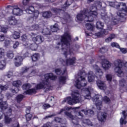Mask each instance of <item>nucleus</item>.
<instances>
[{"label": "nucleus", "mask_w": 127, "mask_h": 127, "mask_svg": "<svg viewBox=\"0 0 127 127\" xmlns=\"http://www.w3.org/2000/svg\"><path fill=\"white\" fill-rule=\"evenodd\" d=\"M75 61H76V58H69L67 59L65 62L63 61V65H66L67 66H69V65H73V64L75 63Z\"/></svg>", "instance_id": "18"}, {"label": "nucleus", "mask_w": 127, "mask_h": 127, "mask_svg": "<svg viewBox=\"0 0 127 127\" xmlns=\"http://www.w3.org/2000/svg\"><path fill=\"white\" fill-rule=\"evenodd\" d=\"M44 78L45 79L42 82L37 85L36 86V90H41V89H44V90H45V92L52 90V87L49 83V79L54 80L57 79V76L53 75V73H50L46 74L44 75Z\"/></svg>", "instance_id": "4"}, {"label": "nucleus", "mask_w": 127, "mask_h": 127, "mask_svg": "<svg viewBox=\"0 0 127 127\" xmlns=\"http://www.w3.org/2000/svg\"><path fill=\"white\" fill-rule=\"evenodd\" d=\"M31 118H32V115L30 114V113L26 115V119L27 122L30 121Z\"/></svg>", "instance_id": "53"}, {"label": "nucleus", "mask_w": 127, "mask_h": 127, "mask_svg": "<svg viewBox=\"0 0 127 127\" xmlns=\"http://www.w3.org/2000/svg\"><path fill=\"white\" fill-rule=\"evenodd\" d=\"M7 57L9 58V59H12L14 57L13 52L11 51H8L7 52Z\"/></svg>", "instance_id": "38"}, {"label": "nucleus", "mask_w": 127, "mask_h": 127, "mask_svg": "<svg viewBox=\"0 0 127 127\" xmlns=\"http://www.w3.org/2000/svg\"><path fill=\"white\" fill-rule=\"evenodd\" d=\"M122 114L123 115V117H122L120 119V125H126L127 123V122L125 121V119L127 118V114L126 113V111H124L122 112Z\"/></svg>", "instance_id": "20"}, {"label": "nucleus", "mask_w": 127, "mask_h": 127, "mask_svg": "<svg viewBox=\"0 0 127 127\" xmlns=\"http://www.w3.org/2000/svg\"><path fill=\"white\" fill-rule=\"evenodd\" d=\"M102 19L104 20L106 23L111 25H116V24H119V23L121 22V21L116 18V17H114L113 14H111V21H110V18L108 17V15H102Z\"/></svg>", "instance_id": "10"}, {"label": "nucleus", "mask_w": 127, "mask_h": 127, "mask_svg": "<svg viewBox=\"0 0 127 127\" xmlns=\"http://www.w3.org/2000/svg\"><path fill=\"white\" fill-rule=\"evenodd\" d=\"M25 93L27 95H31V94H33L34 93H36V90H35V89L33 88V89L27 90V91H26L25 92Z\"/></svg>", "instance_id": "36"}, {"label": "nucleus", "mask_w": 127, "mask_h": 127, "mask_svg": "<svg viewBox=\"0 0 127 127\" xmlns=\"http://www.w3.org/2000/svg\"><path fill=\"white\" fill-rule=\"evenodd\" d=\"M53 11H54V13L56 14H58V13L61 15L60 18L61 20L64 24H65V22H67V20L70 18V16L66 12H64L61 9H58L57 8H53L52 9Z\"/></svg>", "instance_id": "9"}, {"label": "nucleus", "mask_w": 127, "mask_h": 127, "mask_svg": "<svg viewBox=\"0 0 127 127\" xmlns=\"http://www.w3.org/2000/svg\"><path fill=\"white\" fill-rule=\"evenodd\" d=\"M102 66L103 69L107 70V69H109V68H110L112 65L111 64V63L108 61V60L106 59H102Z\"/></svg>", "instance_id": "19"}, {"label": "nucleus", "mask_w": 127, "mask_h": 127, "mask_svg": "<svg viewBox=\"0 0 127 127\" xmlns=\"http://www.w3.org/2000/svg\"><path fill=\"white\" fill-rule=\"evenodd\" d=\"M64 115L66 116V117L70 118V119H73V118H74V116L71 114V113L68 112L67 111L64 112Z\"/></svg>", "instance_id": "52"}, {"label": "nucleus", "mask_w": 127, "mask_h": 127, "mask_svg": "<svg viewBox=\"0 0 127 127\" xmlns=\"http://www.w3.org/2000/svg\"><path fill=\"white\" fill-rule=\"evenodd\" d=\"M125 6H126V3L123 2L120 3L117 5V7L118 8H122V9H124Z\"/></svg>", "instance_id": "46"}, {"label": "nucleus", "mask_w": 127, "mask_h": 127, "mask_svg": "<svg viewBox=\"0 0 127 127\" xmlns=\"http://www.w3.org/2000/svg\"><path fill=\"white\" fill-rule=\"evenodd\" d=\"M25 11L28 14H32V16L31 17V18H33V19H36L39 15V12H38V11L34 12V7H33V6H29L28 8L25 10Z\"/></svg>", "instance_id": "12"}, {"label": "nucleus", "mask_w": 127, "mask_h": 127, "mask_svg": "<svg viewBox=\"0 0 127 127\" xmlns=\"http://www.w3.org/2000/svg\"><path fill=\"white\" fill-rule=\"evenodd\" d=\"M18 45H19V42H15V43L14 44L13 46V48H14V49L17 48V47H18Z\"/></svg>", "instance_id": "60"}, {"label": "nucleus", "mask_w": 127, "mask_h": 127, "mask_svg": "<svg viewBox=\"0 0 127 127\" xmlns=\"http://www.w3.org/2000/svg\"><path fill=\"white\" fill-rule=\"evenodd\" d=\"M33 41L37 44H40L44 41V37L43 36H37L36 37L32 38Z\"/></svg>", "instance_id": "17"}, {"label": "nucleus", "mask_w": 127, "mask_h": 127, "mask_svg": "<svg viewBox=\"0 0 127 127\" xmlns=\"http://www.w3.org/2000/svg\"><path fill=\"white\" fill-rule=\"evenodd\" d=\"M0 108L2 110H5V112H6L3 113L5 116V123L6 124L11 123L12 120L11 118L8 117L11 116V108H7V103L6 102H2V98L0 99Z\"/></svg>", "instance_id": "6"}, {"label": "nucleus", "mask_w": 127, "mask_h": 127, "mask_svg": "<svg viewBox=\"0 0 127 127\" xmlns=\"http://www.w3.org/2000/svg\"><path fill=\"white\" fill-rule=\"evenodd\" d=\"M38 47V46H37V44L36 43H33L30 45V48L33 51H36L37 50V48Z\"/></svg>", "instance_id": "32"}, {"label": "nucleus", "mask_w": 127, "mask_h": 127, "mask_svg": "<svg viewBox=\"0 0 127 127\" xmlns=\"http://www.w3.org/2000/svg\"><path fill=\"white\" fill-rule=\"evenodd\" d=\"M86 28L87 30H90V31H93V29H94V25L91 24V23H87L86 25Z\"/></svg>", "instance_id": "39"}, {"label": "nucleus", "mask_w": 127, "mask_h": 127, "mask_svg": "<svg viewBox=\"0 0 127 127\" xmlns=\"http://www.w3.org/2000/svg\"><path fill=\"white\" fill-rule=\"evenodd\" d=\"M67 78L65 76H61L59 78V82L61 85H63L66 83V80Z\"/></svg>", "instance_id": "23"}, {"label": "nucleus", "mask_w": 127, "mask_h": 127, "mask_svg": "<svg viewBox=\"0 0 127 127\" xmlns=\"http://www.w3.org/2000/svg\"><path fill=\"white\" fill-rule=\"evenodd\" d=\"M59 29L58 24H55L53 26H51V30L52 32H57Z\"/></svg>", "instance_id": "29"}, {"label": "nucleus", "mask_w": 127, "mask_h": 127, "mask_svg": "<svg viewBox=\"0 0 127 127\" xmlns=\"http://www.w3.org/2000/svg\"><path fill=\"white\" fill-rule=\"evenodd\" d=\"M83 123H84V124H85L86 125H87L88 126H91V127L92 126H93V124H92V122H91V121H90V120L89 119L83 120Z\"/></svg>", "instance_id": "44"}, {"label": "nucleus", "mask_w": 127, "mask_h": 127, "mask_svg": "<svg viewBox=\"0 0 127 127\" xmlns=\"http://www.w3.org/2000/svg\"><path fill=\"white\" fill-rule=\"evenodd\" d=\"M70 41H71V36L67 33H65L62 36L61 39V42L58 43V45L62 47V50L64 53L63 54L64 55L65 58H67V55L73 53L74 49L72 46L70 45Z\"/></svg>", "instance_id": "2"}, {"label": "nucleus", "mask_w": 127, "mask_h": 127, "mask_svg": "<svg viewBox=\"0 0 127 127\" xmlns=\"http://www.w3.org/2000/svg\"><path fill=\"white\" fill-rule=\"evenodd\" d=\"M91 87L85 88L84 94H86V95L82 96H81V95L78 92H72V98L70 97H67L63 100V103H66V102L68 105H73V104H77L78 103H80V102L84 101L85 99L90 100V99H91L90 93V92H91Z\"/></svg>", "instance_id": "1"}, {"label": "nucleus", "mask_w": 127, "mask_h": 127, "mask_svg": "<svg viewBox=\"0 0 127 127\" xmlns=\"http://www.w3.org/2000/svg\"><path fill=\"white\" fill-rule=\"evenodd\" d=\"M6 90H7L6 85L1 86L0 85V94L1 93V91H6Z\"/></svg>", "instance_id": "49"}, {"label": "nucleus", "mask_w": 127, "mask_h": 127, "mask_svg": "<svg viewBox=\"0 0 127 127\" xmlns=\"http://www.w3.org/2000/svg\"><path fill=\"white\" fill-rule=\"evenodd\" d=\"M11 92L13 93V94H17V92L19 91L18 89V88L16 87L14 89H10Z\"/></svg>", "instance_id": "55"}, {"label": "nucleus", "mask_w": 127, "mask_h": 127, "mask_svg": "<svg viewBox=\"0 0 127 127\" xmlns=\"http://www.w3.org/2000/svg\"><path fill=\"white\" fill-rule=\"evenodd\" d=\"M51 15H52L51 12H49V11H46L43 13V16L44 17H45V18H49V17H50Z\"/></svg>", "instance_id": "35"}, {"label": "nucleus", "mask_w": 127, "mask_h": 127, "mask_svg": "<svg viewBox=\"0 0 127 127\" xmlns=\"http://www.w3.org/2000/svg\"><path fill=\"white\" fill-rule=\"evenodd\" d=\"M86 78V72L80 71L78 73L75 81V87L77 89H81V87H85L87 85L86 81H85Z\"/></svg>", "instance_id": "7"}, {"label": "nucleus", "mask_w": 127, "mask_h": 127, "mask_svg": "<svg viewBox=\"0 0 127 127\" xmlns=\"http://www.w3.org/2000/svg\"><path fill=\"white\" fill-rule=\"evenodd\" d=\"M5 56L4 49L2 48H0V60L3 59Z\"/></svg>", "instance_id": "31"}, {"label": "nucleus", "mask_w": 127, "mask_h": 127, "mask_svg": "<svg viewBox=\"0 0 127 127\" xmlns=\"http://www.w3.org/2000/svg\"><path fill=\"white\" fill-rule=\"evenodd\" d=\"M106 51H107V50H106L105 47L102 48L100 49V52H101V53H105Z\"/></svg>", "instance_id": "64"}, {"label": "nucleus", "mask_w": 127, "mask_h": 127, "mask_svg": "<svg viewBox=\"0 0 127 127\" xmlns=\"http://www.w3.org/2000/svg\"><path fill=\"white\" fill-rule=\"evenodd\" d=\"M95 35L97 36V37H101L103 35V32H99L95 34Z\"/></svg>", "instance_id": "62"}, {"label": "nucleus", "mask_w": 127, "mask_h": 127, "mask_svg": "<svg viewBox=\"0 0 127 127\" xmlns=\"http://www.w3.org/2000/svg\"><path fill=\"white\" fill-rule=\"evenodd\" d=\"M61 118H60L59 117H56L55 118V121L56 122V123H61Z\"/></svg>", "instance_id": "63"}, {"label": "nucleus", "mask_w": 127, "mask_h": 127, "mask_svg": "<svg viewBox=\"0 0 127 127\" xmlns=\"http://www.w3.org/2000/svg\"><path fill=\"white\" fill-rule=\"evenodd\" d=\"M40 32H41L43 35H50V34H51V32H50L48 28L45 29L44 30L42 29Z\"/></svg>", "instance_id": "26"}, {"label": "nucleus", "mask_w": 127, "mask_h": 127, "mask_svg": "<svg viewBox=\"0 0 127 127\" xmlns=\"http://www.w3.org/2000/svg\"><path fill=\"white\" fill-rule=\"evenodd\" d=\"M22 63H20L19 62H15L14 64L16 67H19V66H21Z\"/></svg>", "instance_id": "58"}, {"label": "nucleus", "mask_w": 127, "mask_h": 127, "mask_svg": "<svg viewBox=\"0 0 127 127\" xmlns=\"http://www.w3.org/2000/svg\"><path fill=\"white\" fill-rule=\"evenodd\" d=\"M29 1H30V0H23V4L24 5H27Z\"/></svg>", "instance_id": "61"}, {"label": "nucleus", "mask_w": 127, "mask_h": 127, "mask_svg": "<svg viewBox=\"0 0 127 127\" xmlns=\"http://www.w3.org/2000/svg\"><path fill=\"white\" fill-rule=\"evenodd\" d=\"M102 101L105 103V104H110L111 103V99L108 96H104L102 97Z\"/></svg>", "instance_id": "37"}, {"label": "nucleus", "mask_w": 127, "mask_h": 127, "mask_svg": "<svg viewBox=\"0 0 127 127\" xmlns=\"http://www.w3.org/2000/svg\"><path fill=\"white\" fill-rule=\"evenodd\" d=\"M38 72H39V70H38L37 69L33 70L31 72V73L30 74V77H32V76H34V75H35V74H37V73H38Z\"/></svg>", "instance_id": "48"}, {"label": "nucleus", "mask_w": 127, "mask_h": 127, "mask_svg": "<svg viewBox=\"0 0 127 127\" xmlns=\"http://www.w3.org/2000/svg\"><path fill=\"white\" fill-rule=\"evenodd\" d=\"M120 85L121 87H125L126 85V80L123 79L120 80Z\"/></svg>", "instance_id": "50"}, {"label": "nucleus", "mask_w": 127, "mask_h": 127, "mask_svg": "<svg viewBox=\"0 0 127 127\" xmlns=\"http://www.w3.org/2000/svg\"><path fill=\"white\" fill-rule=\"evenodd\" d=\"M71 123L73 124V125H74L75 126H78V125H79V122H78L77 120L74 119V117L71 119Z\"/></svg>", "instance_id": "51"}, {"label": "nucleus", "mask_w": 127, "mask_h": 127, "mask_svg": "<svg viewBox=\"0 0 127 127\" xmlns=\"http://www.w3.org/2000/svg\"><path fill=\"white\" fill-rule=\"evenodd\" d=\"M29 69V68L27 67H22V71H21V75H22L23 74H24L25 73H26V72H27V71H28V70Z\"/></svg>", "instance_id": "45"}, {"label": "nucleus", "mask_w": 127, "mask_h": 127, "mask_svg": "<svg viewBox=\"0 0 127 127\" xmlns=\"http://www.w3.org/2000/svg\"><path fill=\"white\" fill-rule=\"evenodd\" d=\"M115 66L114 71L117 74L118 77L124 76V68L127 67V62L124 64V62L121 60H117L114 63Z\"/></svg>", "instance_id": "5"}, {"label": "nucleus", "mask_w": 127, "mask_h": 127, "mask_svg": "<svg viewBox=\"0 0 127 127\" xmlns=\"http://www.w3.org/2000/svg\"><path fill=\"white\" fill-rule=\"evenodd\" d=\"M96 78H98V79L96 81V84L97 87H98L99 89L100 90H106L107 89V85L104 81H102L101 80L99 79H101V77L103 76V71L101 69L98 68L96 69Z\"/></svg>", "instance_id": "8"}, {"label": "nucleus", "mask_w": 127, "mask_h": 127, "mask_svg": "<svg viewBox=\"0 0 127 127\" xmlns=\"http://www.w3.org/2000/svg\"><path fill=\"white\" fill-rule=\"evenodd\" d=\"M117 14L118 16H120L122 18V19H123V22L126 21V19H127V17L126 16L127 15V7L118 11L117 12Z\"/></svg>", "instance_id": "14"}, {"label": "nucleus", "mask_w": 127, "mask_h": 127, "mask_svg": "<svg viewBox=\"0 0 127 127\" xmlns=\"http://www.w3.org/2000/svg\"><path fill=\"white\" fill-rule=\"evenodd\" d=\"M88 82H93L95 80V74L93 71H89L88 73Z\"/></svg>", "instance_id": "22"}, {"label": "nucleus", "mask_w": 127, "mask_h": 127, "mask_svg": "<svg viewBox=\"0 0 127 127\" xmlns=\"http://www.w3.org/2000/svg\"><path fill=\"white\" fill-rule=\"evenodd\" d=\"M65 72H66V68L64 70L63 72L62 70L60 69V68H57L55 69V73L57 75H64V74H65Z\"/></svg>", "instance_id": "28"}, {"label": "nucleus", "mask_w": 127, "mask_h": 127, "mask_svg": "<svg viewBox=\"0 0 127 127\" xmlns=\"http://www.w3.org/2000/svg\"><path fill=\"white\" fill-rule=\"evenodd\" d=\"M96 27L98 29H102L104 27V23L101 22L100 21H97L96 22Z\"/></svg>", "instance_id": "30"}, {"label": "nucleus", "mask_w": 127, "mask_h": 127, "mask_svg": "<svg viewBox=\"0 0 127 127\" xmlns=\"http://www.w3.org/2000/svg\"><path fill=\"white\" fill-rule=\"evenodd\" d=\"M31 86L29 83L25 84H23L22 86V89L23 90H27V89H29L30 88Z\"/></svg>", "instance_id": "47"}, {"label": "nucleus", "mask_w": 127, "mask_h": 127, "mask_svg": "<svg viewBox=\"0 0 127 127\" xmlns=\"http://www.w3.org/2000/svg\"><path fill=\"white\" fill-rule=\"evenodd\" d=\"M12 37L14 39H18V38L20 37V33L16 31L14 32V33L12 35Z\"/></svg>", "instance_id": "34"}, {"label": "nucleus", "mask_w": 127, "mask_h": 127, "mask_svg": "<svg viewBox=\"0 0 127 127\" xmlns=\"http://www.w3.org/2000/svg\"><path fill=\"white\" fill-rule=\"evenodd\" d=\"M12 85L14 86V87H16L17 88L19 87V86H21V81L20 80L13 81Z\"/></svg>", "instance_id": "33"}, {"label": "nucleus", "mask_w": 127, "mask_h": 127, "mask_svg": "<svg viewBox=\"0 0 127 127\" xmlns=\"http://www.w3.org/2000/svg\"><path fill=\"white\" fill-rule=\"evenodd\" d=\"M60 123L61 124H62V125H66L67 124V121L65 119H62Z\"/></svg>", "instance_id": "57"}, {"label": "nucleus", "mask_w": 127, "mask_h": 127, "mask_svg": "<svg viewBox=\"0 0 127 127\" xmlns=\"http://www.w3.org/2000/svg\"><path fill=\"white\" fill-rule=\"evenodd\" d=\"M107 113L104 112H99L98 114L97 119L99 122L105 123L107 119Z\"/></svg>", "instance_id": "15"}, {"label": "nucleus", "mask_w": 127, "mask_h": 127, "mask_svg": "<svg viewBox=\"0 0 127 127\" xmlns=\"http://www.w3.org/2000/svg\"><path fill=\"white\" fill-rule=\"evenodd\" d=\"M7 8H9L12 10V13L14 15H18L20 13H22V10L20 9L19 7L17 6H11L8 5L7 6Z\"/></svg>", "instance_id": "13"}, {"label": "nucleus", "mask_w": 127, "mask_h": 127, "mask_svg": "<svg viewBox=\"0 0 127 127\" xmlns=\"http://www.w3.org/2000/svg\"><path fill=\"white\" fill-rule=\"evenodd\" d=\"M115 36V34H111L109 37L105 40L106 42H111V41H112V39H114Z\"/></svg>", "instance_id": "43"}, {"label": "nucleus", "mask_w": 127, "mask_h": 127, "mask_svg": "<svg viewBox=\"0 0 127 127\" xmlns=\"http://www.w3.org/2000/svg\"><path fill=\"white\" fill-rule=\"evenodd\" d=\"M92 100L94 102L97 110H102L103 108V96L101 95H96L92 98Z\"/></svg>", "instance_id": "11"}, {"label": "nucleus", "mask_w": 127, "mask_h": 127, "mask_svg": "<svg viewBox=\"0 0 127 127\" xmlns=\"http://www.w3.org/2000/svg\"><path fill=\"white\" fill-rule=\"evenodd\" d=\"M23 98H24V96L21 94H19L17 95L16 97L17 103H19L20 102H21V101L23 100Z\"/></svg>", "instance_id": "41"}, {"label": "nucleus", "mask_w": 127, "mask_h": 127, "mask_svg": "<svg viewBox=\"0 0 127 127\" xmlns=\"http://www.w3.org/2000/svg\"><path fill=\"white\" fill-rule=\"evenodd\" d=\"M21 40L22 41H26V40H27V36H26V35H23L21 37Z\"/></svg>", "instance_id": "56"}, {"label": "nucleus", "mask_w": 127, "mask_h": 127, "mask_svg": "<svg viewBox=\"0 0 127 127\" xmlns=\"http://www.w3.org/2000/svg\"><path fill=\"white\" fill-rule=\"evenodd\" d=\"M112 78H113V75H112V74H107L106 75V79L107 81H109V82H111L112 81Z\"/></svg>", "instance_id": "54"}, {"label": "nucleus", "mask_w": 127, "mask_h": 127, "mask_svg": "<svg viewBox=\"0 0 127 127\" xmlns=\"http://www.w3.org/2000/svg\"><path fill=\"white\" fill-rule=\"evenodd\" d=\"M39 57L40 56L39 54H34L31 56L32 60L33 62H36V61H38Z\"/></svg>", "instance_id": "27"}, {"label": "nucleus", "mask_w": 127, "mask_h": 127, "mask_svg": "<svg viewBox=\"0 0 127 127\" xmlns=\"http://www.w3.org/2000/svg\"><path fill=\"white\" fill-rule=\"evenodd\" d=\"M73 2V0H67L66 2L62 6V8L66 9L69 6L71 5Z\"/></svg>", "instance_id": "24"}, {"label": "nucleus", "mask_w": 127, "mask_h": 127, "mask_svg": "<svg viewBox=\"0 0 127 127\" xmlns=\"http://www.w3.org/2000/svg\"><path fill=\"white\" fill-rule=\"evenodd\" d=\"M5 67V61L3 60L0 62V70H2Z\"/></svg>", "instance_id": "42"}, {"label": "nucleus", "mask_w": 127, "mask_h": 127, "mask_svg": "<svg viewBox=\"0 0 127 127\" xmlns=\"http://www.w3.org/2000/svg\"><path fill=\"white\" fill-rule=\"evenodd\" d=\"M111 46H112V47H117V48H120V51H121V52H122V53H124V54H126V53H127V51L126 50V49L125 48H121L120 47V45H119V44L117 43H113L111 44Z\"/></svg>", "instance_id": "21"}, {"label": "nucleus", "mask_w": 127, "mask_h": 127, "mask_svg": "<svg viewBox=\"0 0 127 127\" xmlns=\"http://www.w3.org/2000/svg\"><path fill=\"white\" fill-rule=\"evenodd\" d=\"M7 21L10 25H16L17 24V20L15 16H10L7 18Z\"/></svg>", "instance_id": "16"}, {"label": "nucleus", "mask_w": 127, "mask_h": 127, "mask_svg": "<svg viewBox=\"0 0 127 127\" xmlns=\"http://www.w3.org/2000/svg\"><path fill=\"white\" fill-rule=\"evenodd\" d=\"M42 29V28L37 24H34L30 27L31 30H39L40 32Z\"/></svg>", "instance_id": "25"}, {"label": "nucleus", "mask_w": 127, "mask_h": 127, "mask_svg": "<svg viewBox=\"0 0 127 127\" xmlns=\"http://www.w3.org/2000/svg\"><path fill=\"white\" fill-rule=\"evenodd\" d=\"M97 15H98L97 11H89L87 9H84L77 15L76 18L79 21H82V20H84L85 22H92V21H93L94 18L97 17Z\"/></svg>", "instance_id": "3"}, {"label": "nucleus", "mask_w": 127, "mask_h": 127, "mask_svg": "<svg viewBox=\"0 0 127 127\" xmlns=\"http://www.w3.org/2000/svg\"><path fill=\"white\" fill-rule=\"evenodd\" d=\"M50 107H51V106H50L49 104H44L43 105V107L45 110L49 109V108H50Z\"/></svg>", "instance_id": "59"}, {"label": "nucleus", "mask_w": 127, "mask_h": 127, "mask_svg": "<svg viewBox=\"0 0 127 127\" xmlns=\"http://www.w3.org/2000/svg\"><path fill=\"white\" fill-rule=\"evenodd\" d=\"M14 61L16 62H20L22 63L23 59L22 57L20 56H17L14 59Z\"/></svg>", "instance_id": "40"}]
</instances>
